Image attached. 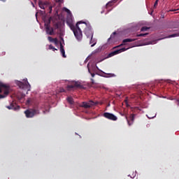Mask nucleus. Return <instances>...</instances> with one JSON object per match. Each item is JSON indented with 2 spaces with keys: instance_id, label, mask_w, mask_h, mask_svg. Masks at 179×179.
Masks as SVG:
<instances>
[{
  "instance_id": "obj_1",
  "label": "nucleus",
  "mask_w": 179,
  "mask_h": 179,
  "mask_svg": "<svg viewBox=\"0 0 179 179\" xmlns=\"http://www.w3.org/2000/svg\"><path fill=\"white\" fill-rule=\"evenodd\" d=\"M66 23L68 26H69L71 30H72L76 40L78 41H82V39L83 38V34H82V29L85 30L87 29L89 26H90V23L85 22H78L76 24H73V21L72 19H67Z\"/></svg>"
},
{
  "instance_id": "obj_2",
  "label": "nucleus",
  "mask_w": 179,
  "mask_h": 179,
  "mask_svg": "<svg viewBox=\"0 0 179 179\" xmlns=\"http://www.w3.org/2000/svg\"><path fill=\"white\" fill-rule=\"evenodd\" d=\"M9 94V86L5 84H0V99H5Z\"/></svg>"
},
{
  "instance_id": "obj_3",
  "label": "nucleus",
  "mask_w": 179,
  "mask_h": 179,
  "mask_svg": "<svg viewBox=\"0 0 179 179\" xmlns=\"http://www.w3.org/2000/svg\"><path fill=\"white\" fill-rule=\"evenodd\" d=\"M38 3L41 9H45L46 8H48L49 13H52V6H51L49 1H43L42 0H38Z\"/></svg>"
},
{
  "instance_id": "obj_4",
  "label": "nucleus",
  "mask_w": 179,
  "mask_h": 179,
  "mask_svg": "<svg viewBox=\"0 0 179 179\" xmlns=\"http://www.w3.org/2000/svg\"><path fill=\"white\" fill-rule=\"evenodd\" d=\"M27 118H33L34 115L40 114V110L37 109H27L24 111Z\"/></svg>"
},
{
  "instance_id": "obj_5",
  "label": "nucleus",
  "mask_w": 179,
  "mask_h": 179,
  "mask_svg": "<svg viewBox=\"0 0 179 179\" xmlns=\"http://www.w3.org/2000/svg\"><path fill=\"white\" fill-rule=\"evenodd\" d=\"M17 86H19L20 89H28L30 90V83L27 81V78L24 79V83L19 81L17 83Z\"/></svg>"
},
{
  "instance_id": "obj_6",
  "label": "nucleus",
  "mask_w": 179,
  "mask_h": 179,
  "mask_svg": "<svg viewBox=\"0 0 179 179\" xmlns=\"http://www.w3.org/2000/svg\"><path fill=\"white\" fill-rule=\"evenodd\" d=\"M51 23V20H48V22L47 23H45V27L46 30L47 34H49V36H54V28L50 27V24Z\"/></svg>"
},
{
  "instance_id": "obj_7",
  "label": "nucleus",
  "mask_w": 179,
  "mask_h": 179,
  "mask_svg": "<svg viewBox=\"0 0 179 179\" xmlns=\"http://www.w3.org/2000/svg\"><path fill=\"white\" fill-rule=\"evenodd\" d=\"M103 117H104V118H106V120H110V121H117L118 120V117H117V116L108 112L104 113L103 114Z\"/></svg>"
},
{
  "instance_id": "obj_8",
  "label": "nucleus",
  "mask_w": 179,
  "mask_h": 179,
  "mask_svg": "<svg viewBox=\"0 0 179 179\" xmlns=\"http://www.w3.org/2000/svg\"><path fill=\"white\" fill-rule=\"evenodd\" d=\"M74 87L82 89L83 86L78 81H73L71 85H67V90H71V89H74Z\"/></svg>"
},
{
  "instance_id": "obj_9",
  "label": "nucleus",
  "mask_w": 179,
  "mask_h": 179,
  "mask_svg": "<svg viewBox=\"0 0 179 179\" xmlns=\"http://www.w3.org/2000/svg\"><path fill=\"white\" fill-rule=\"evenodd\" d=\"M97 103L90 100L88 102H82L80 107H83L84 108H90L92 106H96Z\"/></svg>"
},
{
  "instance_id": "obj_10",
  "label": "nucleus",
  "mask_w": 179,
  "mask_h": 179,
  "mask_svg": "<svg viewBox=\"0 0 179 179\" xmlns=\"http://www.w3.org/2000/svg\"><path fill=\"white\" fill-rule=\"evenodd\" d=\"M124 51H127V49L125 48L111 52L108 55V58H111V57H114V55H117V54H121V52H124Z\"/></svg>"
},
{
  "instance_id": "obj_11",
  "label": "nucleus",
  "mask_w": 179,
  "mask_h": 179,
  "mask_svg": "<svg viewBox=\"0 0 179 179\" xmlns=\"http://www.w3.org/2000/svg\"><path fill=\"white\" fill-rule=\"evenodd\" d=\"M84 33L87 38L93 37V30H92V27L90 25L84 30Z\"/></svg>"
},
{
  "instance_id": "obj_12",
  "label": "nucleus",
  "mask_w": 179,
  "mask_h": 179,
  "mask_svg": "<svg viewBox=\"0 0 179 179\" xmlns=\"http://www.w3.org/2000/svg\"><path fill=\"white\" fill-rule=\"evenodd\" d=\"M126 120L127 121V124L129 127L134 124V121H135V114H131L129 119L126 117Z\"/></svg>"
},
{
  "instance_id": "obj_13",
  "label": "nucleus",
  "mask_w": 179,
  "mask_h": 179,
  "mask_svg": "<svg viewBox=\"0 0 179 179\" xmlns=\"http://www.w3.org/2000/svg\"><path fill=\"white\" fill-rule=\"evenodd\" d=\"M48 41H50V43H54V44L55 45H58V44H59V41H58V38H52V37H51V36H48Z\"/></svg>"
},
{
  "instance_id": "obj_14",
  "label": "nucleus",
  "mask_w": 179,
  "mask_h": 179,
  "mask_svg": "<svg viewBox=\"0 0 179 179\" xmlns=\"http://www.w3.org/2000/svg\"><path fill=\"white\" fill-rule=\"evenodd\" d=\"M60 52L62 55L63 58H66V55H65V49H64V45L61 42H60Z\"/></svg>"
},
{
  "instance_id": "obj_15",
  "label": "nucleus",
  "mask_w": 179,
  "mask_h": 179,
  "mask_svg": "<svg viewBox=\"0 0 179 179\" xmlns=\"http://www.w3.org/2000/svg\"><path fill=\"white\" fill-rule=\"evenodd\" d=\"M136 40H138V38H126L123 40L122 43L125 44V43H132V41H136Z\"/></svg>"
},
{
  "instance_id": "obj_16",
  "label": "nucleus",
  "mask_w": 179,
  "mask_h": 179,
  "mask_svg": "<svg viewBox=\"0 0 179 179\" xmlns=\"http://www.w3.org/2000/svg\"><path fill=\"white\" fill-rule=\"evenodd\" d=\"M90 38H91L90 41V44H92L91 47L95 46L97 43V41H96V39L93 38V37H90Z\"/></svg>"
},
{
  "instance_id": "obj_17",
  "label": "nucleus",
  "mask_w": 179,
  "mask_h": 179,
  "mask_svg": "<svg viewBox=\"0 0 179 179\" xmlns=\"http://www.w3.org/2000/svg\"><path fill=\"white\" fill-rule=\"evenodd\" d=\"M105 76H103V78H114L115 76V74L114 73H103Z\"/></svg>"
},
{
  "instance_id": "obj_18",
  "label": "nucleus",
  "mask_w": 179,
  "mask_h": 179,
  "mask_svg": "<svg viewBox=\"0 0 179 179\" xmlns=\"http://www.w3.org/2000/svg\"><path fill=\"white\" fill-rule=\"evenodd\" d=\"M179 36V33L177 34H173L171 35H169L166 38H171L173 37H178Z\"/></svg>"
},
{
  "instance_id": "obj_19",
  "label": "nucleus",
  "mask_w": 179,
  "mask_h": 179,
  "mask_svg": "<svg viewBox=\"0 0 179 179\" xmlns=\"http://www.w3.org/2000/svg\"><path fill=\"white\" fill-rule=\"evenodd\" d=\"M117 34V32H113L111 35L110 37L108 39V41H110V40H113L115 37V35Z\"/></svg>"
},
{
  "instance_id": "obj_20",
  "label": "nucleus",
  "mask_w": 179,
  "mask_h": 179,
  "mask_svg": "<svg viewBox=\"0 0 179 179\" xmlns=\"http://www.w3.org/2000/svg\"><path fill=\"white\" fill-rule=\"evenodd\" d=\"M149 33L136 34V37H146Z\"/></svg>"
},
{
  "instance_id": "obj_21",
  "label": "nucleus",
  "mask_w": 179,
  "mask_h": 179,
  "mask_svg": "<svg viewBox=\"0 0 179 179\" xmlns=\"http://www.w3.org/2000/svg\"><path fill=\"white\" fill-rule=\"evenodd\" d=\"M67 101H68V103H69L70 104H73V98H72V97H68V98H67Z\"/></svg>"
},
{
  "instance_id": "obj_22",
  "label": "nucleus",
  "mask_w": 179,
  "mask_h": 179,
  "mask_svg": "<svg viewBox=\"0 0 179 179\" xmlns=\"http://www.w3.org/2000/svg\"><path fill=\"white\" fill-rule=\"evenodd\" d=\"M148 30H149V27H143L141 29V31H148Z\"/></svg>"
},
{
  "instance_id": "obj_23",
  "label": "nucleus",
  "mask_w": 179,
  "mask_h": 179,
  "mask_svg": "<svg viewBox=\"0 0 179 179\" xmlns=\"http://www.w3.org/2000/svg\"><path fill=\"white\" fill-rule=\"evenodd\" d=\"M49 50H52V51H57V48L55 47L52 46V45H49Z\"/></svg>"
},
{
  "instance_id": "obj_24",
  "label": "nucleus",
  "mask_w": 179,
  "mask_h": 179,
  "mask_svg": "<svg viewBox=\"0 0 179 179\" xmlns=\"http://www.w3.org/2000/svg\"><path fill=\"white\" fill-rule=\"evenodd\" d=\"M158 3H159V0H156L153 6L154 9H156V8H157Z\"/></svg>"
},
{
  "instance_id": "obj_25",
  "label": "nucleus",
  "mask_w": 179,
  "mask_h": 179,
  "mask_svg": "<svg viewBox=\"0 0 179 179\" xmlns=\"http://www.w3.org/2000/svg\"><path fill=\"white\" fill-rule=\"evenodd\" d=\"M10 110H16V108L15 107V105L13 103H10Z\"/></svg>"
},
{
  "instance_id": "obj_26",
  "label": "nucleus",
  "mask_w": 179,
  "mask_h": 179,
  "mask_svg": "<svg viewBox=\"0 0 179 179\" xmlns=\"http://www.w3.org/2000/svg\"><path fill=\"white\" fill-rule=\"evenodd\" d=\"M109 6H113V2L110 1L106 4V8H108Z\"/></svg>"
},
{
  "instance_id": "obj_27",
  "label": "nucleus",
  "mask_w": 179,
  "mask_h": 179,
  "mask_svg": "<svg viewBox=\"0 0 179 179\" xmlns=\"http://www.w3.org/2000/svg\"><path fill=\"white\" fill-rule=\"evenodd\" d=\"M64 10L65 12H66V13H68L69 15H71V10L66 8H64Z\"/></svg>"
},
{
  "instance_id": "obj_28",
  "label": "nucleus",
  "mask_w": 179,
  "mask_h": 179,
  "mask_svg": "<svg viewBox=\"0 0 179 179\" xmlns=\"http://www.w3.org/2000/svg\"><path fill=\"white\" fill-rule=\"evenodd\" d=\"M64 92H65V89L59 88V93H64Z\"/></svg>"
},
{
  "instance_id": "obj_29",
  "label": "nucleus",
  "mask_w": 179,
  "mask_h": 179,
  "mask_svg": "<svg viewBox=\"0 0 179 179\" xmlns=\"http://www.w3.org/2000/svg\"><path fill=\"white\" fill-rule=\"evenodd\" d=\"M55 29H59V25L58 24H55Z\"/></svg>"
},
{
  "instance_id": "obj_30",
  "label": "nucleus",
  "mask_w": 179,
  "mask_h": 179,
  "mask_svg": "<svg viewBox=\"0 0 179 179\" xmlns=\"http://www.w3.org/2000/svg\"><path fill=\"white\" fill-rule=\"evenodd\" d=\"M91 82L92 85H94V80L93 78H91Z\"/></svg>"
},
{
  "instance_id": "obj_31",
  "label": "nucleus",
  "mask_w": 179,
  "mask_h": 179,
  "mask_svg": "<svg viewBox=\"0 0 179 179\" xmlns=\"http://www.w3.org/2000/svg\"><path fill=\"white\" fill-rule=\"evenodd\" d=\"M92 78H94L95 75L94 73H90Z\"/></svg>"
},
{
  "instance_id": "obj_32",
  "label": "nucleus",
  "mask_w": 179,
  "mask_h": 179,
  "mask_svg": "<svg viewBox=\"0 0 179 179\" xmlns=\"http://www.w3.org/2000/svg\"><path fill=\"white\" fill-rule=\"evenodd\" d=\"M6 108H8V110H10V106H6Z\"/></svg>"
},
{
  "instance_id": "obj_33",
  "label": "nucleus",
  "mask_w": 179,
  "mask_h": 179,
  "mask_svg": "<svg viewBox=\"0 0 179 179\" xmlns=\"http://www.w3.org/2000/svg\"><path fill=\"white\" fill-rule=\"evenodd\" d=\"M31 5H32V6L34 8L35 6H34V3H33V2H31Z\"/></svg>"
},
{
  "instance_id": "obj_34",
  "label": "nucleus",
  "mask_w": 179,
  "mask_h": 179,
  "mask_svg": "<svg viewBox=\"0 0 179 179\" xmlns=\"http://www.w3.org/2000/svg\"><path fill=\"white\" fill-rule=\"evenodd\" d=\"M34 2H35V3H37V0H34Z\"/></svg>"
},
{
  "instance_id": "obj_35",
  "label": "nucleus",
  "mask_w": 179,
  "mask_h": 179,
  "mask_svg": "<svg viewBox=\"0 0 179 179\" xmlns=\"http://www.w3.org/2000/svg\"><path fill=\"white\" fill-rule=\"evenodd\" d=\"M88 72L90 73V69H88Z\"/></svg>"
},
{
  "instance_id": "obj_36",
  "label": "nucleus",
  "mask_w": 179,
  "mask_h": 179,
  "mask_svg": "<svg viewBox=\"0 0 179 179\" xmlns=\"http://www.w3.org/2000/svg\"><path fill=\"white\" fill-rule=\"evenodd\" d=\"M174 10H171V12H174Z\"/></svg>"
},
{
  "instance_id": "obj_37",
  "label": "nucleus",
  "mask_w": 179,
  "mask_h": 179,
  "mask_svg": "<svg viewBox=\"0 0 179 179\" xmlns=\"http://www.w3.org/2000/svg\"><path fill=\"white\" fill-rule=\"evenodd\" d=\"M43 114H45V110H43Z\"/></svg>"
},
{
  "instance_id": "obj_38",
  "label": "nucleus",
  "mask_w": 179,
  "mask_h": 179,
  "mask_svg": "<svg viewBox=\"0 0 179 179\" xmlns=\"http://www.w3.org/2000/svg\"><path fill=\"white\" fill-rule=\"evenodd\" d=\"M1 1H5V0H1Z\"/></svg>"
},
{
  "instance_id": "obj_39",
  "label": "nucleus",
  "mask_w": 179,
  "mask_h": 179,
  "mask_svg": "<svg viewBox=\"0 0 179 179\" xmlns=\"http://www.w3.org/2000/svg\"><path fill=\"white\" fill-rule=\"evenodd\" d=\"M118 47H120V46H117V48H118Z\"/></svg>"
}]
</instances>
